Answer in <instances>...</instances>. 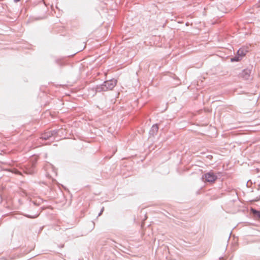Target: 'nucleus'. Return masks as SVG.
<instances>
[{
  "instance_id": "7",
  "label": "nucleus",
  "mask_w": 260,
  "mask_h": 260,
  "mask_svg": "<svg viewBox=\"0 0 260 260\" xmlns=\"http://www.w3.org/2000/svg\"><path fill=\"white\" fill-rule=\"evenodd\" d=\"M241 57L239 56V55H238V56H236L234 58H231V61L232 62H234V61H239L241 60Z\"/></svg>"
},
{
  "instance_id": "8",
  "label": "nucleus",
  "mask_w": 260,
  "mask_h": 260,
  "mask_svg": "<svg viewBox=\"0 0 260 260\" xmlns=\"http://www.w3.org/2000/svg\"><path fill=\"white\" fill-rule=\"evenodd\" d=\"M153 129H154L156 131H157L158 129V126L157 125H154L152 126Z\"/></svg>"
},
{
  "instance_id": "9",
  "label": "nucleus",
  "mask_w": 260,
  "mask_h": 260,
  "mask_svg": "<svg viewBox=\"0 0 260 260\" xmlns=\"http://www.w3.org/2000/svg\"><path fill=\"white\" fill-rule=\"evenodd\" d=\"M15 173L17 174H20V175L21 174V173L20 172H19L18 171H17V170L15 172Z\"/></svg>"
},
{
  "instance_id": "1",
  "label": "nucleus",
  "mask_w": 260,
  "mask_h": 260,
  "mask_svg": "<svg viewBox=\"0 0 260 260\" xmlns=\"http://www.w3.org/2000/svg\"><path fill=\"white\" fill-rule=\"evenodd\" d=\"M217 178V176L211 172L207 173L202 176V180L205 182L214 183Z\"/></svg>"
},
{
  "instance_id": "6",
  "label": "nucleus",
  "mask_w": 260,
  "mask_h": 260,
  "mask_svg": "<svg viewBox=\"0 0 260 260\" xmlns=\"http://www.w3.org/2000/svg\"><path fill=\"white\" fill-rule=\"evenodd\" d=\"M251 212L253 213L256 218L260 219V211H257L254 209H251Z\"/></svg>"
},
{
  "instance_id": "3",
  "label": "nucleus",
  "mask_w": 260,
  "mask_h": 260,
  "mask_svg": "<svg viewBox=\"0 0 260 260\" xmlns=\"http://www.w3.org/2000/svg\"><path fill=\"white\" fill-rule=\"evenodd\" d=\"M56 133L54 131L47 130L41 134L40 139L47 140L50 139V138L51 137L53 136Z\"/></svg>"
},
{
  "instance_id": "2",
  "label": "nucleus",
  "mask_w": 260,
  "mask_h": 260,
  "mask_svg": "<svg viewBox=\"0 0 260 260\" xmlns=\"http://www.w3.org/2000/svg\"><path fill=\"white\" fill-rule=\"evenodd\" d=\"M116 81L114 80L107 81L102 85V89L104 90H112L116 85Z\"/></svg>"
},
{
  "instance_id": "4",
  "label": "nucleus",
  "mask_w": 260,
  "mask_h": 260,
  "mask_svg": "<svg viewBox=\"0 0 260 260\" xmlns=\"http://www.w3.org/2000/svg\"><path fill=\"white\" fill-rule=\"evenodd\" d=\"M34 169L31 167L30 168H28V167H25L24 169V172L26 174H32L34 173Z\"/></svg>"
},
{
  "instance_id": "5",
  "label": "nucleus",
  "mask_w": 260,
  "mask_h": 260,
  "mask_svg": "<svg viewBox=\"0 0 260 260\" xmlns=\"http://www.w3.org/2000/svg\"><path fill=\"white\" fill-rule=\"evenodd\" d=\"M247 52V50L243 49V48H240L239 49V50L237 52V54L241 57H242L243 56H245L246 53Z\"/></svg>"
}]
</instances>
